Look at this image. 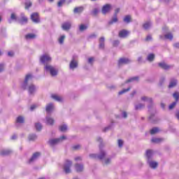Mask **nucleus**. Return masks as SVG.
<instances>
[{"mask_svg":"<svg viewBox=\"0 0 179 179\" xmlns=\"http://www.w3.org/2000/svg\"><path fill=\"white\" fill-rule=\"evenodd\" d=\"M65 139H66V136H62L59 138H53V139L49 140L48 143L49 145H50V146H54V145H57V143H59V142H62V141H65Z\"/></svg>","mask_w":179,"mask_h":179,"instance_id":"1","label":"nucleus"},{"mask_svg":"<svg viewBox=\"0 0 179 179\" xmlns=\"http://www.w3.org/2000/svg\"><path fill=\"white\" fill-rule=\"evenodd\" d=\"M45 69L48 72H50V73L52 76H57V75L58 73V71H57V69H55V68H54L52 66H50V65H46L45 66Z\"/></svg>","mask_w":179,"mask_h":179,"instance_id":"2","label":"nucleus"},{"mask_svg":"<svg viewBox=\"0 0 179 179\" xmlns=\"http://www.w3.org/2000/svg\"><path fill=\"white\" fill-rule=\"evenodd\" d=\"M90 157L91 159H99V160H103L106 157V152L104 151H101V154L97 155L96 154H90Z\"/></svg>","mask_w":179,"mask_h":179,"instance_id":"3","label":"nucleus"},{"mask_svg":"<svg viewBox=\"0 0 179 179\" xmlns=\"http://www.w3.org/2000/svg\"><path fill=\"white\" fill-rule=\"evenodd\" d=\"M173 96L174 97V99H176L175 102H173L171 105H169V110H173V108L176 107L177 103H178V100H179V92H175L173 94Z\"/></svg>","mask_w":179,"mask_h":179,"instance_id":"4","label":"nucleus"},{"mask_svg":"<svg viewBox=\"0 0 179 179\" xmlns=\"http://www.w3.org/2000/svg\"><path fill=\"white\" fill-rule=\"evenodd\" d=\"M72 166V162L69 160L66 161V164L64 166V173L69 174L71 173V166Z\"/></svg>","mask_w":179,"mask_h":179,"instance_id":"5","label":"nucleus"},{"mask_svg":"<svg viewBox=\"0 0 179 179\" xmlns=\"http://www.w3.org/2000/svg\"><path fill=\"white\" fill-rule=\"evenodd\" d=\"M40 61L41 62H42V64H45L47 62H51L52 59L50 55H48V54H45L40 57Z\"/></svg>","mask_w":179,"mask_h":179,"instance_id":"6","label":"nucleus"},{"mask_svg":"<svg viewBox=\"0 0 179 179\" xmlns=\"http://www.w3.org/2000/svg\"><path fill=\"white\" fill-rule=\"evenodd\" d=\"M31 20L34 23H39L40 22V15L38 13H34L31 15Z\"/></svg>","mask_w":179,"mask_h":179,"instance_id":"7","label":"nucleus"},{"mask_svg":"<svg viewBox=\"0 0 179 179\" xmlns=\"http://www.w3.org/2000/svg\"><path fill=\"white\" fill-rule=\"evenodd\" d=\"M131 62V60L128 58H120L118 60L117 65L118 66H121V65H127V64H129Z\"/></svg>","mask_w":179,"mask_h":179,"instance_id":"8","label":"nucleus"},{"mask_svg":"<svg viewBox=\"0 0 179 179\" xmlns=\"http://www.w3.org/2000/svg\"><path fill=\"white\" fill-rule=\"evenodd\" d=\"M71 27H72V24L69 22H64L62 24V28L65 31H69V30H71Z\"/></svg>","mask_w":179,"mask_h":179,"instance_id":"9","label":"nucleus"},{"mask_svg":"<svg viewBox=\"0 0 179 179\" xmlns=\"http://www.w3.org/2000/svg\"><path fill=\"white\" fill-rule=\"evenodd\" d=\"M129 34V31L126 29H122L119 32V37L120 38H125L128 37V35Z\"/></svg>","mask_w":179,"mask_h":179,"instance_id":"10","label":"nucleus"},{"mask_svg":"<svg viewBox=\"0 0 179 179\" xmlns=\"http://www.w3.org/2000/svg\"><path fill=\"white\" fill-rule=\"evenodd\" d=\"M69 66L70 69H75L76 68H78V61L75 60V57H73V59L70 62Z\"/></svg>","mask_w":179,"mask_h":179,"instance_id":"11","label":"nucleus"},{"mask_svg":"<svg viewBox=\"0 0 179 179\" xmlns=\"http://www.w3.org/2000/svg\"><path fill=\"white\" fill-rule=\"evenodd\" d=\"M110 10H111V5H110V4H106V5L103 6L102 8V13L103 15L108 13V12Z\"/></svg>","mask_w":179,"mask_h":179,"instance_id":"12","label":"nucleus"},{"mask_svg":"<svg viewBox=\"0 0 179 179\" xmlns=\"http://www.w3.org/2000/svg\"><path fill=\"white\" fill-rule=\"evenodd\" d=\"M40 152H35L34 153V155H32V157H31V159L29 160V163H33V162H34V160H37V159H38V157H40Z\"/></svg>","mask_w":179,"mask_h":179,"instance_id":"13","label":"nucleus"},{"mask_svg":"<svg viewBox=\"0 0 179 179\" xmlns=\"http://www.w3.org/2000/svg\"><path fill=\"white\" fill-rule=\"evenodd\" d=\"M75 168L77 171V173H82L83 171V164H75Z\"/></svg>","mask_w":179,"mask_h":179,"instance_id":"14","label":"nucleus"},{"mask_svg":"<svg viewBox=\"0 0 179 179\" xmlns=\"http://www.w3.org/2000/svg\"><path fill=\"white\" fill-rule=\"evenodd\" d=\"M32 76L31 74H27L25 77V80L24 81V85H23V89H26V86H27V83L29 82V79H31Z\"/></svg>","mask_w":179,"mask_h":179,"instance_id":"15","label":"nucleus"},{"mask_svg":"<svg viewBox=\"0 0 179 179\" xmlns=\"http://www.w3.org/2000/svg\"><path fill=\"white\" fill-rule=\"evenodd\" d=\"M159 68H162V69H170L171 66H169L167 64H166L165 62H161L158 64Z\"/></svg>","mask_w":179,"mask_h":179,"instance_id":"16","label":"nucleus"},{"mask_svg":"<svg viewBox=\"0 0 179 179\" xmlns=\"http://www.w3.org/2000/svg\"><path fill=\"white\" fill-rule=\"evenodd\" d=\"M36 37H37V36L35 34H27L24 36L26 40H34Z\"/></svg>","mask_w":179,"mask_h":179,"instance_id":"17","label":"nucleus"},{"mask_svg":"<svg viewBox=\"0 0 179 179\" xmlns=\"http://www.w3.org/2000/svg\"><path fill=\"white\" fill-rule=\"evenodd\" d=\"M45 110L47 113H51L52 110H54V104L53 103H48L46 107Z\"/></svg>","mask_w":179,"mask_h":179,"instance_id":"18","label":"nucleus"},{"mask_svg":"<svg viewBox=\"0 0 179 179\" xmlns=\"http://www.w3.org/2000/svg\"><path fill=\"white\" fill-rule=\"evenodd\" d=\"M84 8L83 6H80V7H76L74 9H73V12L74 13H82L84 10Z\"/></svg>","mask_w":179,"mask_h":179,"instance_id":"19","label":"nucleus"},{"mask_svg":"<svg viewBox=\"0 0 179 179\" xmlns=\"http://www.w3.org/2000/svg\"><path fill=\"white\" fill-rule=\"evenodd\" d=\"M176 86H177V80H176V79L171 80V82L169 85V89L176 87Z\"/></svg>","mask_w":179,"mask_h":179,"instance_id":"20","label":"nucleus"},{"mask_svg":"<svg viewBox=\"0 0 179 179\" xmlns=\"http://www.w3.org/2000/svg\"><path fill=\"white\" fill-rule=\"evenodd\" d=\"M12 153V150H3L1 151L0 155L1 156H8V155H10Z\"/></svg>","mask_w":179,"mask_h":179,"instance_id":"21","label":"nucleus"},{"mask_svg":"<svg viewBox=\"0 0 179 179\" xmlns=\"http://www.w3.org/2000/svg\"><path fill=\"white\" fill-rule=\"evenodd\" d=\"M46 122L48 125H54L55 120L52 117H46Z\"/></svg>","mask_w":179,"mask_h":179,"instance_id":"22","label":"nucleus"},{"mask_svg":"<svg viewBox=\"0 0 179 179\" xmlns=\"http://www.w3.org/2000/svg\"><path fill=\"white\" fill-rule=\"evenodd\" d=\"M27 22H29V19L27 18V17L22 15L20 23H21L22 24H24V23H27Z\"/></svg>","mask_w":179,"mask_h":179,"instance_id":"23","label":"nucleus"},{"mask_svg":"<svg viewBox=\"0 0 179 179\" xmlns=\"http://www.w3.org/2000/svg\"><path fill=\"white\" fill-rule=\"evenodd\" d=\"M151 142H152V143H160L161 142H163V138H152L151 139Z\"/></svg>","mask_w":179,"mask_h":179,"instance_id":"24","label":"nucleus"},{"mask_svg":"<svg viewBox=\"0 0 179 179\" xmlns=\"http://www.w3.org/2000/svg\"><path fill=\"white\" fill-rule=\"evenodd\" d=\"M28 91L30 94H33L34 92H36V86H34V85H29Z\"/></svg>","mask_w":179,"mask_h":179,"instance_id":"25","label":"nucleus"},{"mask_svg":"<svg viewBox=\"0 0 179 179\" xmlns=\"http://www.w3.org/2000/svg\"><path fill=\"white\" fill-rule=\"evenodd\" d=\"M160 132V130L158 127H153L150 131V133L151 135H155V134H157Z\"/></svg>","mask_w":179,"mask_h":179,"instance_id":"26","label":"nucleus"},{"mask_svg":"<svg viewBox=\"0 0 179 179\" xmlns=\"http://www.w3.org/2000/svg\"><path fill=\"white\" fill-rule=\"evenodd\" d=\"M131 21L132 18L131 17V15H126L123 19V22H124V23H131Z\"/></svg>","mask_w":179,"mask_h":179,"instance_id":"27","label":"nucleus"},{"mask_svg":"<svg viewBox=\"0 0 179 179\" xmlns=\"http://www.w3.org/2000/svg\"><path fill=\"white\" fill-rule=\"evenodd\" d=\"M147 59L149 61V62H153V61H155V54H149L147 57Z\"/></svg>","mask_w":179,"mask_h":179,"instance_id":"28","label":"nucleus"},{"mask_svg":"<svg viewBox=\"0 0 179 179\" xmlns=\"http://www.w3.org/2000/svg\"><path fill=\"white\" fill-rule=\"evenodd\" d=\"M51 97L54 100H56V101H62V98L57 94H52Z\"/></svg>","mask_w":179,"mask_h":179,"instance_id":"29","label":"nucleus"},{"mask_svg":"<svg viewBox=\"0 0 179 179\" xmlns=\"http://www.w3.org/2000/svg\"><path fill=\"white\" fill-rule=\"evenodd\" d=\"M134 80H139V77L136 76V77H132L129 79H128L125 83H131V82H134Z\"/></svg>","mask_w":179,"mask_h":179,"instance_id":"30","label":"nucleus"},{"mask_svg":"<svg viewBox=\"0 0 179 179\" xmlns=\"http://www.w3.org/2000/svg\"><path fill=\"white\" fill-rule=\"evenodd\" d=\"M157 166H159V164L156 162L152 161L150 162V167H151V169H156Z\"/></svg>","mask_w":179,"mask_h":179,"instance_id":"31","label":"nucleus"},{"mask_svg":"<svg viewBox=\"0 0 179 179\" xmlns=\"http://www.w3.org/2000/svg\"><path fill=\"white\" fill-rule=\"evenodd\" d=\"M16 122H17L19 124H23V122H24V117H23L22 116L17 117V120H16Z\"/></svg>","mask_w":179,"mask_h":179,"instance_id":"32","label":"nucleus"},{"mask_svg":"<svg viewBox=\"0 0 179 179\" xmlns=\"http://www.w3.org/2000/svg\"><path fill=\"white\" fill-rule=\"evenodd\" d=\"M164 38L166 40H170L171 41V40H173V34L171 33H168L164 35Z\"/></svg>","mask_w":179,"mask_h":179,"instance_id":"33","label":"nucleus"},{"mask_svg":"<svg viewBox=\"0 0 179 179\" xmlns=\"http://www.w3.org/2000/svg\"><path fill=\"white\" fill-rule=\"evenodd\" d=\"M59 129L61 131V132H65V131L68 129V127H66V124H63L59 126Z\"/></svg>","mask_w":179,"mask_h":179,"instance_id":"34","label":"nucleus"},{"mask_svg":"<svg viewBox=\"0 0 179 179\" xmlns=\"http://www.w3.org/2000/svg\"><path fill=\"white\" fill-rule=\"evenodd\" d=\"M142 101H150V103H153V99L152 98H148V96H142Z\"/></svg>","mask_w":179,"mask_h":179,"instance_id":"35","label":"nucleus"},{"mask_svg":"<svg viewBox=\"0 0 179 179\" xmlns=\"http://www.w3.org/2000/svg\"><path fill=\"white\" fill-rule=\"evenodd\" d=\"M150 22H148L143 24V27L145 29V30H148V29H150Z\"/></svg>","mask_w":179,"mask_h":179,"instance_id":"36","label":"nucleus"},{"mask_svg":"<svg viewBox=\"0 0 179 179\" xmlns=\"http://www.w3.org/2000/svg\"><path fill=\"white\" fill-rule=\"evenodd\" d=\"M24 5H25V9H29V8H31L33 3H31V1H28L24 3Z\"/></svg>","mask_w":179,"mask_h":179,"instance_id":"37","label":"nucleus"},{"mask_svg":"<svg viewBox=\"0 0 179 179\" xmlns=\"http://www.w3.org/2000/svg\"><path fill=\"white\" fill-rule=\"evenodd\" d=\"M87 25H85L83 24L80 25V27H79L80 31H85V30H87Z\"/></svg>","mask_w":179,"mask_h":179,"instance_id":"38","label":"nucleus"},{"mask_svg":"<svg viewBox=\"0 0 179 179\" xmlns=\"http://www.w3.org/2000/svg\"><path fill=\"white\" fill-rule=\"evenodd\" d=\"M131 90V87H128L127 89L122 90V91H120L118 92L119 96H121V94H124V93H127V92H129Z\"/></svg>","mask_w":179,"mask_h":179,"instance_id":"39","label":"nucleus"},{"mask_svg":"<svg viewBox=\"0 0 179 179\" xmlns=\"http://www.w3.org/2000/svg\"><path fill=\"white\" fill-rule=\"evenodd\" d=\"M117 22H118V18L117 17V15H115V17L109 22V24L117 23Z\"/></svg>","mask_w":179,"mask_h":179,"instance_id":"40","label":"nucleus"},{"mask_svg":"<svg viewBox=\"0 0 179 179\" xmlns=\"http://www.w3.org/2000/svg\"><path fill=\"white\" fill-rule=\"evenodd\" d=\"M65 40V36L62 35L58 38V41L60 44H64V41Z\"/></svg>","mask_w":179,"mask_h":179,"instance_id":"41","label":"nucleus"},{"mask_svg":"<svg viewBox=\"0 0 179 179\" xmlns=\"http://www.w3.org/2000/svg\"><path fill=\"white\" fill-rule=\"evenodd\" d=\"M145 107V105L144 104H142V103H139L138 105H136L135 106V109L136 110H142V108H143Z\"/></svg>","mask_w":179,"mask_h":179,"instance_id":"42","label":"nucleus"},{"mask_svg":"<svg viewBox=\"0 0 179 179\" xmlns=\"http://www.w3.org/2000/svg\"><path fill=\"white\" fill-rule=\"evenodd\" d=\"M35 127H36V131H40L41 129H42L43 126H41V124H40V123H36Z\"/></svg>","mask_w":179,"mask_h":179,"instance_id":"43","label":"nucleus"},{"mask_svg":"<svg viewBox=\"0 0 179 179\" xmlns=\"http://www.w3.org/2000/svg\"><path fill=\"white\" fill-rule=\"evenodd\" d=\"M152 150H148L146 151V156L148 159H150V157H152Z\"/></svg>","mask_w":179,"mask_h":179,"instance_id":"44","label":"nucleus"},{"mask_svg":"<svg viewBox=\"0 0 179 179\" xmlns=\"http://www.w3.org/2000/svg\"><path fill=\"white\" fill-rule=\"evenodd\" d=\"M29 141H34L35 139H37V136L36 134H31L29 136Z\"/></svg>","mask_w":179,"mask_h":179,"instance_id":"45","label":"nucleus"},{"mask_svg":"<svg viewBox=\"0 0 179 179\" xmlns=\"http://www.w3.org/2000/svg\"><path fill=\"white\" fill-rule=\"evenodd\" d=\"M10 19L11 20H17V17L16 16V14H15L14 13H11Z\"/></svg>","mask_w":179,"mask_h":179,"instance_id":"46","label":"nucleus"},{"mask_svg":"<svg viewBox=\"0 0 179 179\" xmlns=\"http://www.w3.org/2000/svg\"><path fill=\"white\" fill-rule=\"evenodd\" d=\"M64 3H65V0H60L59 1H58L57 6H59V8H61V6H62V4Z\"/></svg>","mask_w":179,"mask_h":179,"instance_id":"47","label":"nucleus"},{"mask_svg":"<svg viewBox=\"0 0 179 179\" xmlns=\"http://www.w3.org/2000/svg\"><path fill=\"white\" fill-rule=\"evenodd\" d=\"M97 13H99V9L97 8L94 9V10L92 11L93 16H96Z\"/></svg>","mask_w":179,"mask_h":179,"instance_id":"48","label":"nucleus"},{"mask_svg":"<svg viewBox=\"0 0 179 179\" xmlns=\"http://www.w3.org/2000/svg\"><path fill=\"white\" fill-rule=\"evenodd\" d=\"M122 145H124V141H122V140H118L119 148H122Z\"/></svg>","mask_w":179,"mask_h":179,"instance_id":"49","label":"nucleus"},{"mask_svg":"<svg viewBox=\"0 0 179 179\" xmlns=\"http://www.w3.org/2000/svg\"><path fill=\"white\" fill-rule=\"evenodd\" d=\"M78 149H80V145L73 146V150H78Z\"/></svg>","mask_w":179,"mask_h":179,"instance_id":"50","label":"nucleus"},{"mask_svg":"<svg viewBox=\"0 0 179 179\" xmlns=\"http://www.w3.org/2000/svg\"><path fill=\"white\" fill-rule=\"evenodd\" d=\"M74 160L76 161V162H82V157H76L75 159H74Z\"/></svg>","mask_w":179,"mask_h":179,"instance_id":"51","label":"nucleus"},{"mask_svg":"<svg viewBox=\"0 0 179 179\" xmlns=\"http://www.w3.org/2000/svg\"><path fill=\"white\" fill-rule=\"evenodd\" d=\"M150 40H152V36H147V37L145 38V41H150Z\"/></svg>","mask_w":179,"mask_h":179,"instance_id":"52","label":"nucleus"},{"mask_svg":"<svg viewBox=\"0 0 179 179\" xmlns=\"http://www.w3.org/2000/svg\"><path fill=\"white\" fill-rule=\"evenodd\" d=\"M94 61V57H90L88 59V62L89 64H92V62Z\"/></svg>","mask_w":179,"mask_h":179,"instance_id":"53","label":"nucleus"},{"mask_svg":"<svg viewBox=\"0 0 179 179\" xmlns=\"http://www.w3.org/2000/svg\"><path fill=\"white\" fill-rule=\"evenodd\" d=\"M120 44V41H115L113 42V47H117V45H118Z\"/></svg>","mask_w":179,"mask_h":179,"instance_id":"54","label":"nucleus"},{"mask_svg":"<svg viewBox=\"0 0 179 179\" xmlns=\"http://www.w3.org/2000/svg\"><path fill=\"white\" fill-rule=\"evenodd\" d=\"M110 163H111V159H106L105 160V164H110Z\"/></svg>","mask_w":179,"mask_h":179,"instance_id":"55","label":"nucleus"},{"mask_svg":"<svg viewBox=\"0 0 179 179\" xmlns=\"http://www.w3.org/2000/svg\"><path fill=\"white\" fill-rule=\"evenodd\" d=\"M104 41H105L104 37H101L99 38V43H104Z\"/></svg>","mask_w":179,"mask_h":179,"instance_id":"56","label":"nucleus"},{"mask_svg":"<svg viewBox=\"0 0 179 179\" xmlns=\"http://www.w3.org/2000/svg\"><path fill=\"white\" fill-rule=\"evenodd\" d=\"M99 48L101 50H104V43H99Z\"/></svg>","mask_w":179,"mask_h":179,"instance_id":"57","label":"nucleus"},{"mask_svg":"<svg viewBox=\"0 0 179 179\" xmlns=\"http://www.w3.org/2000/svg\"><path fill=\"white\" fill-rule=\"evenodd\" d=\"M119 12H120V8H117L115 10V16H117V15H118Z\"/></svg>","mask_w":179,"mask_h":179,"instance_id":"58","label":"nucleus"},{"mask_svg":"<svg viewBox=\"0 0 179 179\" xmlns=\"http://www.w3.org/2000/svg\"><path fill=\"white\" fill-rule=\"evenodd\" d=\"M8 57H13L14 53H13V52H8Z\"/></svg>","mask_w":179,"mask_h":179,"instance_id":"59","label":"nucleus"},{"mask_svg":"<svg viewBox=\"0 0 179 179\" xmlns=\"http://www.w3.org/2000/svg\"><path fill=\"white\" fill-rule=\"evenodd\" d=\"M122 115H123L124 118H127V117H128L127 112H123Z\"/></svg>","mask_w":179,"mask_h":179,"instance_id":"60","label":"nucleus"},{"mask_svg":"<svg viewBox=\"0 0 179 179\" xmlns=\"http://www.w3.org/2000/svg\"><path fill=\"white\" fill-rule=\"evenodd\" d=\"M3 71V64H0V72Z\"/></svg>","mask_w":179,"mask_h":179,"instance_id":"61","label":"nucleus"},{"mask_svg":"<svg viewBox=\"0 0 179 179\" xmlns=\"http://www.w3.org/2000/svg\"><path fill=\"white\" fill-rule=\"evenodd\" d=\"M37 108V106H36V105H32L31 106V111H33V110H34V108Z\"/></svg>","mask_w":179,"mask_h":179,"instance_id":"62","label":"nucleus"},{"mask_svg":"<svg viewBox=\"0 0 179 179\" xmlns=\"http://www.w3.org/2000/svg\"><path fill=\"white\" fill-rule=\"evenodd\" d=\"M174 47H175L176 48H179V43H176V44L174 45Z\"/></svg>","mask_w":179,"mask_h":179,"instance_id":"63","label":"nucleus"},{"mask_svg":"<svg viewBox=\"0 0 179 179\" xmlns=\"http://www.w3.org/2000/svg\"><path fill=\"white\" fill-rule=\"evenodd\" d=\"M176 117L178 118V120H179V111H178L176 114Z\"/></svg>","mask_w":179,"mask_h":179,"instance_id":"64","label":"nucleus"}]
</instances>
